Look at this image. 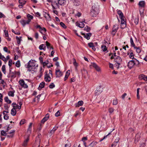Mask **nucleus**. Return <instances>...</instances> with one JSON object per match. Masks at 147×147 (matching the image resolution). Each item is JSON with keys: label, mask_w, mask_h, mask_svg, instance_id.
<instances>
[{"label": "nucleus", "mask_w": 147, "mask_h": 147, "mask_svg": "<svg viewBox=\"0 0 147 147\" xmlns=\"http://www.w3.org/2000/svg\"><path fill=\"white\" fill-rule=\"evenodd\" d=\"M99 11L98 6L97 5L94 4L92 7L90 14L92 16H94L98 14Z\"/></svg>", "instance_id": "f257e3e1"}, {"label": "nucleus", "mask_w": 147, "mask_h": 147, "mask_svg": "<svg viewBox=\"0 0 147 147\" xmlns=\"http://www.w3.org/2000/svg\"><path fill=\"white\" fill-rule=\"evenodd\" d=\"M115 59V62L117 63L118 65H119L120 64L122 61V59L120 57L117 56L116 57H114L113 56H112L111 57V59Z\"/></svg>", "instance_id": "f03ea898"}, {"label": "nucleus", "mask_w": 147, "mask_h": 147, "mask_svg": "<svg viewBox=\"0 0 147 147\" xmlns=\"http://www.w3.org/2000/svg\"><path fill=\"white\" fill-rule=\"evenodd\" d=\"M35 66V62L33 60H30L28 63L27 67L28 68H31L32 69H34Z\"/></svg>", "instance_id": "7ed1b4c3"}, {"label": "nucleus", "mask_w": 147, "mask_h": 147, "mask_svg": "<svg viewBox=\"0 0 147 147\" xmlns=\"http://www.w3.org/2000/svg\"><path fill=\"white\" fill-rule=\"evenodd\" d=\"M90 65L94 68L98 72H100L101 71L100 68L95 63H92Z\"/></svg>", "instance_id": "20e7f679"}, {"label": "nucleus", "mask_w": 147, "mask_h": 147, "mask_svg": "<svg viewBox=\"0 0 147 147\" xmlns=\"http://www.w3.org/2000/svg\"><path fill=\"white\" fill-rule=\"evenodd\" d=\"M118 25L117 24H115V25L113 26L112 32V34H113V35H114L117 32V31L118 28Z\"/></svg>", "instance_id": "39448f33"}, {"label": "nucleus", "mask_w": 147, "mask_h": 147, "mask_svg": "<svg viewBox=\"0 0 147 147\" xmlns=\"http://www.w3.org/2000/svg\"><path fill=\"white\" fill-rule=\"evenodd\" d=\"M55 74L56 77H59L61 76L63 74L62 72L58 68L56 69Z\"/></svg>", "instance_id": "423d86ee"}, {"label": "nucleus", "mask_w": 147, "mask_h": 147, "mask_svg": "<svg viewBox=\"0 0 147 147\" xmlns=\"http://www.w3.org/2000/svg\"><path fill=\"white\" fill-rule=\"evenodd\" d=\"M19 83L20 85L23 87L27 88L28 87L27 85L25 84L24 81L23 80H21L19 81Z\"/></svg>", "instance_id": "0eeeda50"}, {"label": "nucleus", "mask_w": 147, "mask_h": 147, "mask_svg": "<svg viewBox=\"0 0 147 147\" xmlns=\"http://www.w3.org/2000/svg\"><path fill=\"white\" fill-rule=\"evenodd\" d=\"M26 2V0H19V2L20 4L19 5V7L20 8H22L23 7V6L25 5Z\"/></svg>", "instance_id": "6e6552de"}, {"label": "nucleus", "mask_w": 147, "mask_h": 147, "mask_svg": "<svg viewBox=\"0 0 147 147\" xmlns=\"http://www.w3.org/2000/svg\"><path fill=\"white\" fill-rule=\"evenodd\" d=\"M134 62L133 60L129 61V62L128 63L127 66L129 69H131L134 67Z\"/></svg>", "instance_id": "1a4fd4ad"}, {"label": "nucleus", "mask_w": 147, "mask_h": 147, "mask_svg": "<svg viewBox=\"0 0 147 147\" xmlns=\"http://www.w3.org/2000/svg\"><path fill=\"white\" fill-rule=\"evenodd\" d=\"M45 80L46 82H49L51 81V78L49 76V74L46 73L45 76Z\"/></svg>", "instance_id": "9d476101"}, {"label": "nucleus", "mask_w": 147, "mask_h": 147, "mask_svg": "<svg viewBox=\"0 0 147 147\" xmlns=\"http://www.w3.org/2000/svg\"><path fill=\"white\" fill-rule=\"evenodd\" d=\"M30 22V20H28L27 21H26L24 20H22L20 22L21 24L24 26L26 24H29Z\"/></svg>", "instance_id": "9b49d317"}, {"label": "nucleus", "mask_w": 147, "mask_h": 147, "mask_svg": "<svg viewBox=\"0 0 147 147\" xmlns=\"http://www.w3.org/2000/svg\"><path fill=\"white\" fill-rule=\"evenodd\" d=\"M82 34L83 35L84 37L87 39V40H89L90 39V36L92 35L91 33H89L85 34V33H82Z\"/></svg>", "instance_id": "f8f14e48"}, {"label": "nucleus", "mask_w": 147, "mask_h": 147, "mask_svg": "<svg viewBox=\"0 0 147 147\" xmlns=\"http://www.w3.org/2000/svg\"><path fill=\"white\" fill-rule=\"evenodd\" d=\"M139 78L140 80H143L145 81H147V76L143 74L140 75Z\"/></svg>", "instance_id": "ddd939ff"}, {"label": "nucleus", "mask_w": 147, "mask_h": 147, "mask_svg": "<svg viewBox=\"0 0 147 147\" xmlns=\"http://www.w3.org/2000/svg\"><path fill=\"white\" fill-rule=\"evenodd\" d=\"M44 16L47 20L48 21H50L51 20V18L49 15V14L48 13H45L44 14Z\"/></svg>", "instance_id": "4468645a"}, {"label": "nucleus", "mask_w": 147, "mask_h": 147, "mask_svg": "<svg viewBox=\"0 0 147 147\" xmlns=\"http://www.w3.org/2000/svg\"><path fill=\"white\" fill-rule=\"evenodd\" d=\"M139 7H144L145 5V2L144 1H140L138 3Z\"/></svg>", "instance_id": "2eb2a0df"}, {"label": "nucleus", "mask_w": 147, "mask_h": 147, "mask_svg": "<svg viewBox=\"0 0 147 147\" xmlns=\"http://www.w3.org/2000/svg\"><path fill=\"white\" fill-rule=\"evenodd\" d=\"M12 106L13 107V108H14L15 109H21V107H19V106L18 105L15 103H13L12 104Z\"/></svg>", "instance_id": "dca6fc26"}, {"label": "nucleus", "mask_w": 147, "mask_h": 147, "mask_svg": "<svg viewBox=\"0 0 147 147\" xmlns=\"http://www.w3.org/2000/svg\"><path fill=\"white\" fill-rule=\"evenodd\" d=\"M88 46L91 48H92V49L95 51L96 50V48L94 47V46L92 42L89 43L88 44Z\"/></svg>", "instance_id": "f3484780"}, {"label": "nucleus", "mask_w": 147, "mask_h": 147, "mask_svg": "<svg viewBox=\"0 0 147 147\" xmlns=\"http://www.w3.org/2000/svg\"><path fill=\"white\" fill-rule=\"evenodd\" d=\"M97 142H93L90 143L87 147H95L97 144Z\"/></svg>", "instance_id": "a211bd4d"}, {"label": "nucleus", "mask_w": 147, "mask_h": 147, "mask_svg": "<svg viewBox=\"0 0 147 147\" xmlns=\"http://www.w3.org/2000/svg\"><path fill=\"white\" fill-rule=\"evenodd\" d=\"M66 1L65 0H58V3L60 5H63L65 4Z\"/></svg>", "instance_id": "6ab92c4d"}, {"label": "nucleus", "mask_w": 147, "mask_h": 147, "mask_svg": "<svg viewBox=\"0 0 147 147\" xmlns=\"http://www.w3.org/2000/svg\"><path fill=\"white\" fill-rule=\"evenodd\" d=\"M16 111L14 108L12 109L11 111V114L13 116H15L16 114Z\"/></svg>", "instance_id": "aec40b11"}, {"label": "nucleus", "mask_w": 147, "mask_h": 147, "mask_svg": "<svg viewBox=\"0 0 147 147\" xmlns=\"http://www.w3.org/2000/svg\"><path fill=\"white\" fill-rule=\"evenodd\" d=\"M70 74V71L68 70L66 73V74L64 78V81H65L68 78Z\"/></svg>", "instance_id": "412c9836"}, {"label": "nucleus", "mask_w": 147, "mask_h": 147, "mask_svg": "<svg viewBox=\"0 0 147 147\" xmlns=\"http://www.w3.org/2000/svg\"><path fill=\"white\" fill-rule=\"evenodd\" d=\"M45 86V83L43 82H42L40 84L38 88V89L39 90H40V89L42 88H43Z\"/></svg>", "instance_id": "4be33fe9"}, {"label": "nucleus", "mask_w": 147, "mask_h": 147, "mask_svg": "<svg viewBox=\"0 0 147 147\" xmlns=\"http://www.w3.org/2000/svg\"><path fill=\"white\" fill-rule=\"evenodd\" d=\"M15 131L14 130H11L8 133V134H11L10 135H7V137H12L13 136V134L14 133Z\"/></svg>", "instance_id": "5701e85b"}, {"label": "nucleus", "mask_w": 147, "mask_h": 147, "mask_svg": "<svg viewBox=\"0 0 147 147\" xmlns=\"http://www.w3.org/2000/svg\"><path fill=\"white\" fill-rule=\"evenodd\" d=\"M46 45L47 46V48L48 49H53V47L51 46H50V43H49V42H48V41H46Z\"/></svg>", "instance_id": "b1692460"}, {"label": "nucleus", "mask_w": 147, "mask_h": 147, "mask_svg": "<svg viewBox=\"0 0 147 147\" xmlns=\"http://www.w3.org/2000/svg\"><path fill=\"white\" fill-rule=\"evenodd\" d=\"M21 38V37H19L17 36H16V38L17 40L18 44H19L20 43L21 41L22 40Z\"/></svg>", "instance_id": "393cba45"}, {"label": "nucleus", "mask_w": 147, "mask_h": 147, "mask_svg": "<svg viewBox=\"0 0 147 147\" xmlns=\"http://www.w3.org/2000/svg\"><path fill=\"white\" fill-rule=\"evenodd\" d=\"M29 138H28L25 140L24 141V142L23 144V146H26L27 144V143L29 141Z\"/></svg>", "instance_id": "a878e982"}, {"label": "nucleus", "mask_w": 147, "mask_h": 147, "mask_svg": "<svg viewBox=\"0 0 147 147\" xmlns=\"http://www.w3.org/2000/svg\"><path fill=\"white\" fill-rule=\"evenodd\" d=\"M58 126H55L50 131V133L51 134H53L55 131L58 129Z\"/></svg>", "instance_id": "bb28decb"}, {"label": "nucleus", "mask_w": 147, "mask_h": 147, "mask_svg": "<svg viewBox=\"0 0 147 147\" xmlns=\"http://www.w3.org/2000/svg\"><path fill=\"white\" fill-rule=\"evenodd\" d=\"M53 4V5L55 7L57 8H59V4H58V2L57 3L56 1L52 3Z\"/></svg>", "instance_id": "cd10ccee"}, {"label": "nucleus", "mask_w": 147, "mask_h": 147, "mask_svg": "<svg viewBox=\"0 0 147 147\" xmlns=\"http://www.w3.org/2000/svg\"><path fill=\"white\" fill-rule=\"evenodd\" d=\"M117 12L118 14L119 15L120 18H122V17H124L123 13L120 10H118L117 11Z\"/></svg>", "instance_id": "c85d7f7f"}, {"label": "nucleus", "mask_w": 147, "mask_h": 147, "mask_svg": "<svg viewBox=\"0 0 147 147\" xmlns=\"http://www.w3.org/2000/svg\"><path fill=\"white\" fill-rule=\"evenodd\" d=\"M134 62V65H138L140 63L139 62V61L137 60L136 59H133Z\"/></svg>", "instance_id": "c756f323"}, {"label": "nucleus", "mask_w": 147, "mask_h": 147, "mask_svg": "<svg viewBox=\"0 0 147 147\" xmlns=\"http://www.w3.org/2000/svg\"><path fill=\"white\" fill-rule=\"evenodd\" d=\"M83 104V102L82 101H80L78 102V104L76 105V107H79V106L82 105Z\"/></svg>", "instance_id": "7c9ffc66"}, {"label": "nucleus", "mask_w": 147, "mask_h": 147, "mask_svg": "<svg viewBox=\"0 0 147 147\" xmlns=\"http://www.w3.org/2000/svg\"><path fill=\"white\" fill-rule=\"evenodd\" d=\"M4 100L5 101L8 103L10 104L11 102V101L7 97H6L5 98Z\"/></svg>", "instance_id": "2f4dec72"}, {"label": "nucleus", "mask_w": 147, "mask_h": 147, "mask_svg": "<svg viewBox=\"0 0 147 147\" xmlns=\"http://www.w3.org/2000/svg\"><path fill=\"white\" fill-rule=\"evenodd\" d=\"M130 43L131 45L134 47V48H136L135 45L134 43L133 40L132 38H131L130 39Z\"/></svg>", "instance_id": "473e14b6"}, {"label": "nucleus", "mask_w": 147, "mask_h": 147, "mask_svg": "<svg viewBox=\"0 0 147 147\" xmlns=\"http://www.w3.org/2000/svg\"><path fill=\"white\" fill-rule=\"evenodd\" d=\"M84 24L83 22H80L79 23L78 25V26L80 28H82L84 27Z\"/></svg>", "instance_id": "72a5a7b5"}, {"label": "nucleus", "mask_w": 147, "mask_h": 147, "mask_svg": "<svg viewBox=\"0 0 147 147\" xmlns=\"http://www.w3.org/2000/svg\"><path fill=\"white\" fill-rule=\"evenodd\" d=\"M41 136V135L38 134V137L36 138V142H38L39 143H40V138Z\"/></svg>", "instance_id": "f704fd0d"}, {"label": "nucleus", "mask_w": 147, "mask_h": 147, "mask_svg": "<svg viewBox=\"0 0 147 147\" xmlns=\"http://www.w3.org/2000/svg\"><path fill=\"white\" fill-rule=\"evenodd\" d=\"M27 16L28 18V20H30V22L31 21V20L33 18V16L29 14L27 15Z\"/></svg>", "instance_id": "c9c22d12"}, {"label": "nucleus", "mask_w": 147, "mask_h": 147, "mask_svg": "<svg viewBox=\"0 0 147 147\" xmlns=\"http://www.w3.org/2000/svg\"><path fill=\"white\" fill-rule=\"evenodd\" d=\"M73 65H74L76 67H77L78 66V64L76 62L75 59L74 58L73 59Z\"/></svg>", "instance_id": "e433bc0d"}, {"label": "nucleus", "mask_w": 147, "mask_h": 147, "mask_svg": "<svg viewBox=\"0 0 147 147\" xmlns=\"http://www.w3.org/2000/svg\"><path fill=\"white\" fill-rule=\"evenodd\" d=\"M32 123H30V125L29 126L28 128V131H30V132L31 131V128L32 126Z\"/></svg>", "instance_id": "4c0bfd02"}, {"label": "nucleus", "mask_w": 147, "mask_h": 147, "mask_svg": "<svg viewBox=\"0 0 147 147\" xmlns=\"http://www.w3.org/2000/svg\"><path fill=\"white\" fill-rule=\"evenodd\" d=\"M2 71L4 74H5L6 73V71H5V65H3L2 66Z\"/></svg>", "instance_id": "58836bf2"}, {"label": "nucleus", "mask_w": 147, "mask_h": 147, "mask_svg": "<svg viewBox=\"0 0 147 147\" xmlns=\"http://www.w3.org/2000/svg\"><path fill=\"white\" fill-rule=\"evenodd\" d=\"M101 48L102 50L104 52L105 51L107 50V48L105 45H103L102 46Z\"/></svg>", "instance_id": "ea45409f"}, {"label": "nucleus", "mask_w": 147, "mask_h": 147, "mask_svg": "<svg viewBox=\"0 0 147 147\" xmlns=\"http://www.w3.org/2000/svg\"><path fill=\"white\" fill-rule=\"evenodd\" d=\"M118 103V100L117 99L114 100H113V104L114 105H116Z\"/></svg>", "instance_id": "a19ab883"}, {"label": "nucleus", "mask_w": 147, "mask_h": 147, "mask_svg": "<svg viewBox=\"0 0 147 147\" xmlns=\"http://www.w3.org/2000/svg\"><path fill=\"white\" fill-rule=\"evenodd\" d=\"M74 5L76 6H78L80 4V2L79 1L76 0L74 2Z\"/></svg>", "instance_id": "79ce46f5"}, {"label": "nucleus", "mask_w": 147, "mask_h": 147, "mask_svg": "<svg viewBox=\"0 0 147 147\" xmlns=\"http://www.w3.org/2000/svg\"><path fill=\"white\" fill-rule=\"evenodd\" d=\"M8 94L9 96L12 97L14 96V92L12 91H9L8 93Z\"/></svg>", "instance_id": "37998d69"}, {"label": "nucleus", "mask_w": 147, "mask_h": 147, "mask_svg": "<svg viewBox=\"0 0 147 147\" xmlns=\"http://www.w3.org/2000/svg\"><path fill=\"white\" fill-rule=\"evenodd\" d=\"M114 130V129H113V130L111 132H110L107 135V136H104L103 138L100 140V142H101L103 140L105 139L106 138H107V136H108V135H110L111 134V132L112 131Z\"/></svg>", "instance_id": "c03bdc74"}, {"label": "nucleus", "mask_w": 147, "mask_h": 147, "mask_svg": "<svg viewBox=\"0 0 147 147\" xmlns=\"http://www.w3.org/2000/svg\"><path fill=\"white\" fill-rule=\"evenodd\" d=\"M49 114L48 113V114H47L45 115V117L43 119H44L45 120L47 121L49 118Z\"/></svg>", "instance_id": "a18cd8bd"}, {"label": "nucleus", "mask_w": 147, "mask_h": 147, "mask_svg": "<svg viewBox=\"0 0 147 147\" xmlns=\"http://www.w3.org/2000/svg\"><path fill=\"white\" fill-rule=\"evenodd\" d=\"M120 18L121 19V24H126V23L125 22L124 20V17H122V18Z\"/></svg>", "instance_id": "49530a36"}, {"label": "nucleus", "mask_w": 147, "mask_h": 147, "mask_svg": "<svg viewBox=\"0 0 147 147\" xmlns=\"http://www.w3.org/2000/svg\"><path fill=\"white\" fill-rule=\"evenodd\" d=\"M84 30L88 32L90 30V29L88 26H86L84 28Z\"/></svg>", "instance_id": "de8ad7c7"}, {"label": "nucleus", "mask_w": 147, "mask_h": 147, "mask_svg": "<svg viewBox=\"0 0 147 147\" xmlns=\"http://www.w3.org/2000/svg\"><path fill=\"white\" fill-rule=\"evenodd\" d=\"M0 59H1L3 61L6 62L7 61V60L4 56H1V57H0Z\"/></svg>", "instance_id": "09e8293b"}, {"label": "nucleus", "mask_w": 147, "mask_h": 147, "mask_svg": "<svg viewBox=\"0 0 147 147\" xmlns=\"http://www.w3.org/2000/svg\"><path fill=\"white\" fill-rule=\"evenodd\" d=\"M139 90H140L139 88H138L137 89V98L138 99L140 98V97L139 96Z\"/></svg>", "instance_id": "8fccbe9b"}, {"label": "nucleus", "mask_w": 147, "mask_h": 147, "mask_svg": "<svg viewBox=\"0 0 147 147\" xmlns=\"http://www.w3.org/2000/svg\"><path fill=\"white\" fill-rule=\"evenodd\" d=\"M114 109L112 108H110L109 109V112L111 113H112L114 111Z\"/></svg>", "instance_id": "3c124183"}, {"label": "nucleus", "mask_w": 147, "mask_h": 147, "mask_svg": "<svg viewBox=\"0 0 147 147\" xmlns=\"http://www.w3.org/2000/svg\"><path fill=\"white\" fill-rule=\"evenodd\" d=\"M60 25L64 28H66V26H65L63 22H61L60 23Z\"/></svg>", "instance_id": "603ef678"}, {"label": "nucleus", "mask_w": 147, "mask_h": 147, "mask_svg": "<svg viewBox=\"0 0 147 147\" xmlns=\"http://www.w3.org/2000/svg\"><path fill=\"white\" fill-rule=\"evenodd\" d=\"M16 66L17 67H19L20 66V63L19 61H18L16 64Z\"/></svg>", "instance_id": "864d4df0"}, {"label": "nucleus", "mask_w": 147, "mask_h": 147, "mask_svg": "<svg viewBox=\"0 0 147 147\" xmlns=\"http://www.w3.org/2000/svg\"><path fill=\"white\" fill-rule=\"evenodd\" d=\"M129 57L132 59H133L134 58L133 53L132 52L130 53V55H129Z\"/></svg>", "instance_id": "5fc2aeb1"}, {"label": "nucleus", "mask_w": 147, "mask_h": 147, "mask_svg": "<svg viewBox=\"0 0 147 147\" xmlns=\"http://www.w3.org/2000/svg\"><path fill=\"white\" fill-rule=\"evenodd\" d=\"M4 32L5 33V37H8L9 34L8 31L6 30H4Z\"/></svg>", "instance_id": "6e6d98bb"}, {"label": "nucleus", "mask_w": 147, "mask_h": 147, "mask_svg": "<svg viewBox=\"0 0 147 147\" xmlns=\"http://www.w3.org/2000/svg\"><path fill=\"white\" fill-rule=\"evenodd\" d=\"M126 26V24H121V28L122 29L124 28Z\"/></svg>", "instance_id": "4d7b16f0"}, {"label": "nucleus", "mask_w": 147, "mask_h": 147, "mask_svg": "<svg viewBox=\"0 0 147 147\" xmlns=\"http://www.w3.org/2000/svg\"><path fill=\"white\" fill-rule=\"evenodd\" d=\"M42 67L40 68V74L39 76V78H40L42 76Z\"/></svg>", "instance_id": "13d9d810"}, {"label": "nucleus", "mask_w": 147, "mask_h": 147, "mask_svg": "<svg viewBox=\"0 0 147 147\" xmlns=\"http://www.w3.org/2000/svg\"><path fill=\"white\" fill-rule=\"evenodd\" d=\"M6 134V132L4 131L3 130L1 131V135L2 136H5Z\"/></svg>", "instance_id": "bf43d9fd"}, {"label": "nucleus", "mask_w": 147, "mask_h": 147, "mask_svg": "<svg viewBox=\"0 0 147 147\" xmlns=\"http://www.w3.org/2000/svg\"><path fill=\"white\" fill-rule=\"evenodd\" d=\"M49 88H53L55 87V85L54 84L52 83H51L49 86Z\"/></svg>", "instance_id": "052dcab7"}, {"label": "nucleus", "mask_w": 147, "mask_h": 147, "mask_svg": "<svg viewBox=\"0 0 147 147\" xmlns=\"http://www.w3.org/2000/svg\"><path fill=\"white\" fill-rule=\"evenodd\" d=\"M25 122V119H23L20 122V124L21 125H22Z\"/></svg>", "instance_id": "680f3d73"}, {"label": "nucleus", "mask_w": 147, "mask_h": 147, "mask_svg": "<svg viewBox=\"0 0 147 147\" xmlns=\"http://www.w3.org/2000/svg\"><path fill=\"white\" fill-rule=\"evenodd\" d=\"M135 49H136V52L137 53H139L140 52H141V49H140L139 48V47H136V48H135Z\"/></svg>", "instance_id": "e2e57ef3"}, {"label": "nucleus", "mask_w": 147, "mask_h": 147, "mask_svg": "<svg viewBox=\"0 0 147 147\" xmlns=\"http://www.w3.org/2000/svg\"><path fill=\"white\" fill-rule=\"evenodd\" d=\"M60 113L59 111H58L55 114V115L56 117H58L60 116Z\"/></svg>", "instance_id": "0e129e2a"}, {"label": "nucleus", "mask_w": 147, "mask_h": 147, "mask_svg": "<svg viewBox=\"0 0 147 147\" xmlns=\"http://www.w3.org/2000/svg\"><path fill=\"white\" fill-rule=\"evenodd\" d=\"M3 50L5 51L6 52H8L9 53H10V51H8L7 48L6 47H4L3 48Z\"/></svg>", "instance_id": "69168bd1"}, {"label": "nucleus", "mask_w": 147, "mask_h": 147, "mask_svg": "<svg viewBox=\"0 0 147 147\" xmlns=\"http://www.w3.org/2000/svg\"><path fill=\"white\" fill-rule=\"evenodd\" d=\"M145 146V143L144 142H142L140 144V147H144Z\"/></svg>", "instance_id": "338daca9"}, {"label": "nucleus", "mask_w": 147, "mask_h": 147, "mask_svg": "<svg viewBox=\"0 0 147 147\" xmlns=\"http://www.w3.org/2000/svg\"><path fill=\"white\" fill-rule=\"evenodd\" d=\"M12 64V60L11 59H10L9 61L8 62V65L9 67H11Z\"/></svg>", "instance_id": "774afa93"}]
</instances>
